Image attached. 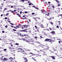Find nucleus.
Returning <instances> with one entry per match:
<instances>
[{
  "label": "nucleus",
  "mask_w": 62,
  "mask_h": 62,
  "mask_svg": "<svg viewBox=\"0 0 62 62\" xmlns=\"http://www.w3.org/2000/svg\"><path fill=\"white\" fill-rule=\"evenodd\" d=\"M58 5L57 6H58V7H59V6H60V4H58Z\"/></svg>",
  "instance_id": "nucleus-21"
},
{
  "label": "nucleus",
  "mask_w": 62,
  "mask_h": 62,
  "mask_svg": "<svg viewBox=\"0 0 62 62\" xmlns=\"http://www.w3.org/2000/svg\"><path fill=\"white\" fill-rule=\"evenodd\" d=\"M22 32H27V31H25L24 30H22Z\"/></svg>",
  "instance_id": "nucleus-15"
},
{
  "label": "nucleus",
  "mask_w": 62,
  "mask_h": 62,
  "mask_svg": "<svg viewBox=\"0 0 62 62\" xmlns=\"http://www.w3.org/2000/svg\"><path fill=\"white\" fill-rule=\"evenodd\" d=\"M11 27H14L13 26H11Z\"/></svg>",
  "instance_id": "nucleus-56"
},
{
  "label": "nucleus",
  "mask_w": 62,
  "mask_h": 62,
  "mask_svg": "<svg viewBox=\"0 0 62 62\" xmlns=\"http://www.w3.org/2000/svg\"><path fill=\"white\" fill-rule=\"evenodd\" d=\"M11 6V8H13V6Z\"/></svg>",
  "instance_id": "nucleus-51"
},
{
  "label": "nucleus",
  "mask_w": 62,
  "mask_h": 62,
  "mask_svg": "<svg viewBox=\"0 0 62 62\" xmlns=\"http://www.w3.org/2000/svg\"><path fill=\"white\" fill-rule=\"evenodd\" d=\"M8 13L7 14H6V16H8Z\"/></svg>",
  "instance_id": "nucleus-34"
},
{
  "label": "nucleus",
  "mask_w": 62,
  "mask_h": 62,
  "mask_svg": "<svg viewBox=\"0 0 62 62\" xmlns=\"http://www.w3.org/2000/svg\"><path fill=\"white\" fill-rule=\"evenodd\" d=\"M2 33H5V31H2Z\"/></svg>",
  "instance_id": "nucleus-25"
},
{
  "label": "nucleus",
  "mask_w": 62,
  "mask_h": 62,
  "mask_svg": "<svg viewBox=\"0 0 62 62\" xmlns=\"http://www.w3.org/2000/svg\"><path fill=\"white\" fill-rule=\"evenodd\" d=\"M24 60H26V61H25V62H27V61H28V60H27V59L26 58H25L24 59Z\"/></svg>",
  "instance_id": "nucleus-8"
},
{
  "label": "nucleus",
  "mask_w": 62,
  "mask_h": 62,
  "mask_svg": "<svg viewBox=\"0 0 62 62\" xmlns=\"http://www.w3.org/2000/svg\"><path fill=\"white\" fill-rule=\"evenodd\" d=\"M35 8L37 9H39V8H37V7H35Z\"/></svg>",
  "instance_id": "nucleus-23"
},
{
  "label": "nucleus",
  "mask_w": 62,
  "mask_h": 62,
  "mask_svg": "<svg viewBox=\"0 0 62 62\" xmlns=\"http://www.w3.org/2000/svg\"><path fill=\"white\" fill-rule=\"evenodd\" d=\"M27 51H30V50H27Z\"/></svg>",
  "instance_id": "nucleus-58"
},
{
  "label": "nucleus",
  "mask_w": 62,
  "mask_h": 62,
  "mask_svg": "<svg viewBox=\"0 0 62 62\" xmlns=\"http://www.w3.org/2000/svg\"><path fill=\"white\" fill-rule=\"evenodd\" d=\"M29 21L30 22H31V20H30L29 19Z\"/></svg>",
  "instance_id": "nucleus-60"
},
{
  "label": "nucleus",
  "mask_w": 62,
  "mask_h": 62,
  "mask_svg": "<svg viewBox=\"0 0 62 62\" xmlns=\"http://www.w3.org/2000/svg\"><path fill=\"white\" fill-rule=\"evenodd\" d=\"M16 27H17V28H20V25H19L18 26H16Z\"/></svg>",
  "instance_id": "nucleus-10"
},
{
  "label": "nucleus",
  "mask_w": 62,
  "mask_h": 62,
  "mask_svg": "<svg viewBox=\"0 0 62 62\" xmlns=\"http://www.w3.org/2000/svg\"><path fill=\"white\" fill-rule=\"evenodd\" d=\"M40 51H41V52H42V50H40Z\"/></svg>",
  "instance_id": "nucleus-61"
},
{
  "label": "nucleus",
  "mask_w": 62,
  "mask_h": 62,
  "mask_svg": "<svg viewBox=\"0 0 62 62\" xmlns=\"http://www.w3.org/2000/svg\"><path fill=\"white\" fill-rule=\"evenodd\" d=\"M24 13H27V12L25 11L24 12Z\"/></svg>",
  "instance_id": "nucleus-26"
},
{
  "label": "nucleus",
  "mask_w": 62,
  "mask_h": 62,
  "mask_svg": "<svg viewBox=\"0 0 62 62\" xmlns=\"http://www.w3.org/2000/svg\"><path fill=\"white\" fill-rule=\"evenodd\" d=\"M10 59L11 60H13V58L11 57L10 58Z\"/></svg>",
  "instance_id": "nucleus-11"
},
{
  "label": "nucleus",
  "mask_w": 62,
  "mask_h": 62,
  "mask_svg": "<svg viewBox=\"0 0 62 62\" xmlns=\"http://www.w3.org/2000/svg\"><path fill=\"white\" fill-rule=\"evenodd\" d=\"M24 19H26V17H25L24 18Z\"/></svg>",
  "instance_id": "nucleus-54"
},
{
  "label": "nucleus",
  "mask_w": 62,
  "mask_h": 62,
  "mask_svg": "<svg viewBox=\"0 0 62 62\" xmlns=\"http://www.w3.org/2000/svg\"><path fill=\"white\" fill-rule=\"evenodd\" d=\"M51 57H52V58H53V59H55V57H54V56H51Z\"/></svg>",
  "instance_id": "nucleus-5"
},
{
  "label": "nucleus",
  "mask_w": 62,
  "mask_h": 62,
  "mask_svg": "<svg viewBox=\"0 0 62 62\" xmlns=\"http://www.w3.org/2000/svg\"><path fill=\"white\" fill-rule=\"evenodd\" d=\"M52 40H51V41H55V39L54 37L53 38H52Z\"/></svg>",
  "instance_id": "nucleus-2"
},
{
  "label": "nucleus",
  "mask_w": 62,
  "mask_h": 62,
  "mask_svg": "<svg viewBox=\"0 0 62 62\" xmlns=\"http://www.w3.org/2000/svg\"><path fill=\"white\" fill-rule=\"evenodd\" d=\"M56 2H57V3H59V1H57V0H56Z\"/></svg>",
  "instance_id": "nucleus-24"
},
{
  "label": "nucleus",
  "mask_w": 62,
  "mask_h": 62,
  "mask_svg": "<svg viewBox=\"0 0 62 62\" xmlns=\"http://www.w3.org/2000/svg\"><path fill=\"white\" fill-rule=\"evenodd\" d=\"M52 8H54V5L52 6Z\"/></svg>",
  "instance_id": "nucleus-36"
},
{
  "label": "nucleus",
  "mask_w": 62,
  "mask_h": 62,
  "mask_svg": "<svg viewBox=\"0 0 62 62\" xmlns=\"http://www.w3.org/2000/svg\"><path fill=\"white\" fill-rule=\"evenodd\" d=\"M32 55H35V54H32Z\"/></svg>",
  "instance_id": "nucleus-59"
},
{
  "label": "nucleus",
  "mask_w": 62,
  "mask_h": 62,
  "mask_svg": "<svg viewBox=\"0 0 62 62\" xmlns=\"http://www.w3.org/2000/svg\"><path fill=\"white\" fill-rule=\"evenodd\" d=\"M16 15H17L19 17H21V16H20V15L19 14H16Z\"/></svg>",
  "instance_id": "nucleus-9"
},
{
  "label": "nucleus",
  "mask_w": 62,
  "mask_h": 62,
  "mask_svg": "<svg viewBox=\"0 0 62 62\" xmlns=\"http://www.w3.org/2000/svg\"><path fill=\"white\" fill-rule=\"evenodd\" d=\"M11 45V46H13V45Z\"/></svg>",
  "instance_id": "nucleus-64"
},
{
  "label": "nucleus",
  "mask_w": 62,
  "mask_h": 62,
  "mask_svg": "<svg viewBox=\"0 0 62 62\" xmlns=\"http://www.w3.org/2000/svg\"><path fill=\"white\" fill-rule=\"evenodd\" d=\"M19 50H21L22 51H23V49H22L21 48H19Z\"/></svg>",
  "instance_id": "nucleus-12"
},
{
  "label": "nucleus",
  "mask_w": 62,
  "mask_h": 62,
  "mask_svg": "<svg viewBox=\"0 0 62 62\" xmlns=\"http://www.w3.org/2000/svg\"><path fill=\"white\" fill-rule=\"evenodd\" d=\"M26 41V42H29V41H27V40Z\"/></svg>",
  "instance_id": "nucleus-46"
},
{
  "label": "nucleus",
  "mask_w": 62,
  "mask_h": 62,
  "mask_svg": "<svg viewBox=\"0 0 62 62\" xmlns=\"http://www.w3.org/2000/svg\"><path fill=\"white\" fill-rule=\"evenodd\" d=\"M8 20H9V19H8ZM8 23H10V21H8Z\"/></svg>",
  "instance_id": "nucleus-14"
},
{
  "label": "nucleus",
  "mask_w": 62,
  "mask_h": 62,
  "mask_svg": "<svg viewBox=\"0 0 62 62\" xmlns=\"http://www.w3.org/2000/svg\"><path fill=\"white\" fill-rule=\"evenodd\" d=\"M40 37L41 38H42V36H40Z\"/></svg>",
  "instance_id": "nucleus-57"
},
{
  "label": "nucleus",
  "mask_w": 62,
  "mask_h": 62,
  "mask_svg": "<svg viewBox=\"0 0 62 62\" xmlns=\"http://www.w3.org/2000/svg\"><path fill=\"white\" fill-rule=\"evenodd\" d=\"M6 50H7V49H4V51H6Z\"/></svg>",
  "instance_id": "nucleus-33"
},
{
  "label": "nucleus",
  "mask_w": 62,
  "mask_h": 62,
  "mask_svg": "<svg viewBox=\"0 0 62 62\" xmlns=\"http://www.w3.org/2000/svg\"><path fill=\"white\" fill-rule=\"evenodd\" d=\"M8 60V59L6 58H4V59L3 60V61H6V60Z\"/></svg>",
  "instance_id": "nucleus-3"
},
{
  "label": "nucleus",
  "mask_w": 62,
  "mask_h": 62,
  "mask_svg": "<svg viewBox=\"0 0 62 62\" xmlns=\"http://www.w3.org/2000/svg\"><path fill=\"white\" fill-rule=\"evenodd\" d=\"M7 8H4V11H5V10H7Z\"/></svg>",
  "instance_id": "nucleus-22"
},
{
  "label": "nucleus",
  "mask_w": 62,
  "mask_h": 62,
  "mask_svg": "<svg viewBox=\"0 0 62 62\" xmlns=\"http://www.w3.org/2000/svg\"><path fill=\"white\" fill-rule=\"evenodd\" d=\"M35 42L37 43L38 44H39V43H40V42Z\"/></svg>",
  "instance_id": "nucleus-16"
},
{
  "label": "nucleus",
  "mask_w": 62,
  "mask_h": 62,
  "mask_svg": "<svg viewBox=\"0 0 62 62\" xmlns=\"http://www.w3.org/2000/svg\"><path fill=\"white\" fill-rule=\"evenodd\" d=\"M44 34L46 36H47V34H46V33H44Z\"/></svg>",
  "instance_id": "nucleus-20"
},
{
  "label": "nucleus",
  "mask_w": 62,
  "mask_h": 62,
  "mask_svg": "<svg viewBox=\"0 0 62 62\" xmlns=\"http://www.w3.org/2000/svg\"><path fill=\"white\" fill-rule=\"evenodd\" d=\"M23 39H19L20 40H23Z\"/></svg>",
  "instance_id": "nucleus-47"
},
{
  "label": "nucleus",
  "mask_w": 62,
  "mask_h": 62,
  "mask_svg": "<svg viewBox=\"0 0 62 62\" xmlns=\"http://www.w3.org/2000/svg\"><path fill=\"white\" fill-rule=\"evenodd\" d=\"M58 42L59 43H61V41H59Z\"/></svg>",
  "instance_id": "nucleus-45"
},
{
  "label": "nucleus",
  "mask_w": 62,
  "mask_h": 62,
  "mask_svg": "<svg viewBox=\"0 0 62 62\" xmlns=\"http://www.w3.org/2000/svg\"><path fill=\"white\" fill-rule=\"evenodd\" d=\"M49 28L50 29V30H51L52 29H51V28Z\"/></svg>",
  "instance_id": "nucleus-42"
},
{
  "label": "nucleus",
  "mask_w": 62,
  "mask_h": 62,
  "mask_svg": "<svg viewBox=\"0 0 62 62\" xmlns=\"http://www.w3.org/2000/svg\"><path fill=\"white\" fill-rule=\"evenodd\" d=\"M25 27H22V29H23V28H24Z\"/></svg>",
  "instance_id": "nucleus-31"
},
{
  "label": "nucleus",
  "mask_w": 62,
  "mask_h": 62,
  "mask_svg": "<svg viewBox=\"0 0 62 62\" xmlns=\"http://www.w3.org/2000/svg\"><path fill=\"white\" fill-rule=\"evenodd\" d=\"M21 1H22V2H24V0H21Z\"/></svg>",
  "instance_id": "nucleus-39"
},
{
  "label": "nucleus",
  "mask_w": 62,
  "mask_h": 62,
  "mask_svg": "<svg viewBox=\"0 0 62 62\" xmlns=\"http://www.w3.org/2000/svg\"><path fill=\"white\" fill-rule=\"evenodd\" d=\"M31 3H30V4H29V6H30L31 5Z\"/></svg>",
  "instance_id": "nucleus-41"
},
{
  "label": "nucleus",
  "mask_w": 62,
  "mask_h": 62,
  "mask_svg": "<svg viewBox=\"0 0 62 62\" xmlns=\"http://www.w3.org/2000/svg\"><path fill=\"white\" fill-rule=\"evenodd\" d=\"M45 40L47 41H49V42H51L52 41V40L49 39H46Z\"/></svg>",
  "instance_id": "nucleus-1"
},
{
  "label": "nucleus",
  "mask_w": 62,
  "mask_h": 62,
  "mask_svg": "<svg viewBox=\"0 0 62 62\" xmlns=\"http://www.w3.org/2000/svg\"><path fill=\"white\" fill-rule=\"evenodd\" d=\"M7 17H5V19H7Z\"/></svg>",
  "instance_id": "nucleus-50"
},
{
  "label": "nucleus",
  "mask_w": 62,
  "mask_h": 62,
  "mask_svg": "<svg viewBox=\"0 0 62 62\" xmlns=\"http://www.w3.org/2000/svg\"><path fill=\"white\" fill-rule=\"evenodd\" d=\"M39 26H41L42 28H44V26H43V25L42 24L40 25Z\"/></svg>",
  "instance_id": "nucleus-6"
},
{
  "label": "nucleus",
  "mask_w": 62,
  "mask_h": 62,
  "mask_svg": "<svg viewBox=\"0 0 62 62\" xmlns=\"http://www.w3.org/2000/svg\"><path fill=\"white\" fill-rule=\"evenodd\" d=\"M24 41H25V40H26V39H22Z\"/></svg>",
  "instance_id": "nucleus-32"
},
{
  "label": "nucleus",
  "mask_w": 62,
  "mask_h": 62,
  "mask_svg": "<svg viewBox=\"0 0 62 62\" xmlns=\"http://www.w3.org/2000/svg\"><path fill=\"white\" fill-rule=\"evenodd\" d=\"M14 27V28H15V29H17V28L16 27Z\"/></svg>",
  "instance_id": "nucleus-35"
},
{
  "label": "nucleus",
  "mask_w": 62,
  "mask_h": 62,
  "mask_svg": "<svg viewBox=\"0 0 62 62\" xmlns=\"http://www.w3.org/2000/svg\"><path fill=\"white\" fill-rule=\"evenodd\" d=\"M11 11V13H14V11Z\"/></svg>",
  "instance_id": "nucleus-19"
},
{
  "label": "nucleus",
  "mask_w": 62,
  "mask_h": 62,
  "mask_svg": "<svg viewBox=\"0 0 62 62\" xmlns=\"http://www.w3.org/2000/svg\"><path fill=\"white\" fill-rule=\"evenodd\" d=\"M3 15V14H2V15H1V16H2Z\"/></svg>",
  "instance_id": "nucleus-62"
},
{
  "label": "nucleus",
  "mask_w": 62,
  "mask_h": 62,
  "mask_svg": "<svg viewBox=\"0 0 62 62\" xmlns=\"http://www.w3.org/2000/svg\"><path fill=\"white\" fill-rule=\"evenodd\" d=\"M20 13L21 14H22V11H20Z\"/></svg>",
  "instance_id": "nucleus-44"
},
{
  "label": "nucleus",
  "mask_w": 62,
  "mask_h": 62,
  "mask_svg": "<svg viewBox=\"0 0 62 62\" xmlns=\"http://www.w3.org/2000/svg\"><path fill=\"white\" fill-rule=\"evenodd\" d=\"M48 4H50V2H48Z\"/></svg>",
  "instance_id": "nucleus-63"
},
{
  "label": "nucleus",
  "mask_w": 62,
  "mask_h": 62,
  "mask_svg": "<svg viewBox=\"0 0 62 62\" xmlns=\"http://www.w3.org/2000/svg\"><path fill=\"white\" fill-rule=\"evenodd\" d=\"M51 33L53 35H54L55 34V32L54 31H52L51 32Z\"/></svg>",
  "instance_id": "nucleus-4"
},
{
  "label": "nucleus",
  "mask_w": 62,
  "mask_h": 62,
  "mask_svg": "<svg viewBox=\"0 0 62 62\" xmlns=\"http://www.w3.org/2000/svg\"><path fill=\"white\" fill-rule=\"evenodd\" d=\"M44 13H45V11H43V14H44Z\"/></svg>",
  "instance_id": "nucleus-49"
},
{
  "label": "nucleus",
  "mask_w": 62,
  "mask_h": 62,
  "mask_svg": "<svg viewBox=\"0 0 62 62\" xmlns=\"http://www.w3.org/2000/svg\"><path fill=\"white\" fill-rule=\"evenodd\" d=\"M26 34H24V36H25V37H26Z\"/></svg>",
  "instance_id": "nucleus-40"
},
{
  "label": "nucleus",
  "mask_w": 62,
  "mask_h": 62,
  "mask_svg": "<svg viewBox=\"0 0 62 62\" xmlns=\"http://www.w3.org/2000/svg\"><path fill=\"white\" fill-rule=\"evenodd\" d=\"M24 30L25 31H26V30H27V29H25V30Z\"/></svg>",
  "instance_id": "nucleus-43"
},
{
  "label": "nucleus",
  "mask_w": 62,
  "mask_h": 62,
  "mask_svg": "<svg viewBox=\"0 0 62 62\" xmlns=\"http://www.w3.org/2000/svg\"><path fill=\"white\" fill-rule=\"evenodd\" d=\"M30 54H32V53H31V52H30Z\"/></svg>",
  "instance_id": "nucleus-52"
},
{
  "label": "nucleus",
  "mask_w": 62,
  "mask_h": 62,
  "mask_svg": "<svg viewBox=\"0 0 62 62\" xmlns=\"http://www.w3.org/2000/svg\"><path fill=\"white\" fill-rule=\"evenodd\" d=\"M5 27L6 28H7V27H8V25H6V26H5Z\"/></svg>",
  "instance_id": "nucleus-29"
},
{
  "label": "nucleus",
  "mask_w": 62,
  "mask_h": 62,
  "mask_svg": "<svg viewBox=\"0 0 62 62\" xmlns=\"http://www.w3.org/2000/svg\"><path fill=\"white\" fill-rule=\"evenodd\" d=\"M34 38H35V39L36 38H37V37H35Z\"/></svg>",
  "instance_id": "nucleus-55"
},
{
  "label": "nucleus",
  "mask_w": 62,
  "mask_h": 62,
  "mask_svg": "<svg viewBox=\"0 0 62 62\" xmlns=\"http://www.w3.org/2000/svg\"><path fill=\"white\" fill-rule=\"evenodd\" d=\"M54 51H56V50L55 49H54Z\"/></svg>",
  "instance_id": "nucleus-48"
},
{
  "label": "nucleus",
  "mask_w": 62,
  "mask_h": 62,
  "mask_svg": "<svg viewBox=\"0 0 62 62\" xmlns=\"http://www.w3.org/2000/svg\"><path fill=\"white\" fill-rule=\"evenodd\" d=\"M51 24H53V23L52 22H51Z\"/></svg>",
  "instance_id": "nucleus-27"
},
{
  "label": "nucleus",
  "mask_w": 62,
  "mask_h": 62,
  "mask_svg": "<svg viewBox=\"0 0 62 62\" xmlns=\"http://www.w3.org/2000/svg\"><path fill=\"white\" fill-rule=\"evenodd\" d=\"M20 31L21 32H23V30Z\"/></svg>",
  "instance_id": "nucleus-53"
},
{
  "label": "nucleus",
  "mask_w": 62,
  "mask_h": 62,
  "mask_svg": "<svg viewBox=\"0 0 62 62\" xmlns=\"http://www.w3.org/2000/svg\"><path fill=\"white\" fill-rule=\"evenodd\" d=\"M49 14H50L48 13L47 14V16H49Z\"/></svg>",
  "instance_id": "nucleus-38"
},
{
  "label": "nucleus",
  "mask_w": 62,
  "mask_h": 62,
  "mask_svg": "<svg viewBox=\"0 0 62 62\" xmlns=\"http://www.w3.org/2000/svg\"><path fill=\"white\" fill-rule=\"evenodd\" d=\"M32 15H34V14H35V13H32Z\"/></svg>",
  "instance_id": "nucleus-30"
},
{
  "label": "nucleus",
  "mask_w": 62,
  "mask_h": 62,
  "mask_svg": "<svg viewBox=\"0 0 62 62\" xmlns=\"http://www.w3.org/2000/svg\"><path fill=\"white\" fill-rule=\"evenodd\" d=\"M10 24H11V25H14V24H13V23H10Z\"/></svg>",
  "instance_id": "nucleus-17"
},
{
  "label": "nucleus",
  "mask_w": 62,
  "mask_h": 62,
  "mask_svg": "<svg viewBox=\"0 0 62 62\" xmlns=\"http://www.w3.org/2000/svg\"><path fill=\"white\" fill-rule=\"evenodd\" d=\"M45 52H44V54H43V55H46V54H45Z\"/></svg>",
  "instance_id": "nucleus-13"
},
{
  "label": "nucleus",
  "mask_w": 62,
  "mask_h": 62,
  "mask_svg": "<svg viewBox=\"0 0 62 62\" xmlns=\"http://www.w3.org/2000/svg\"><path fill=\"white\" fill-rule=\"evenodd\" d=\"M16 45H19V44H18L17 43H16Z\"/></svg>",
  "instance_id": "nucleus-18"
},
{
  "label": "nucleus",
  "mask_w": 62,
  "mask_h": 62,
  "mask_svg": "<svg viewBox=\"0 0 62 62\" xmlns=\"http://www.w3.org/2000/svg\"><path fill=\"white\" fill-rule=\"evenodd\" d=\"M13 30L14 31H16V30L15 29H13Z\"/></svg>",
  "instance_id": "nucleus-28"
},
{
  "label": "nucleus",
  "mask_w": 62,
  "mask_h": 62,
  "mask_svg": "<svg viewBox=\"0 0 62 62\" xmlns=\"http://www.w3.org/2000/svg\"><path fill=\"white\" fill-rule=\"evenodd\" d=\"M56 27L57 28H59V26H57Z\"/></svg>",
  "instance_id": "nucleus-37"
},
{
  "label": "nucleus",
  "mask_w": 62,
  "mask_h": 62,
  "mask_svg": "<svg viewBox=\"0 0 62 62\" xmlns=\"http://www.w3.org/2000/svg\"><path fill=\"white\" fill-rule=\"evenodd\" d=\"M33 18H34V19H35V20H36V21H37V19H38V17Z\"/></svg>",
  "instance_id": "nucleus-7"
}]
</instances>
